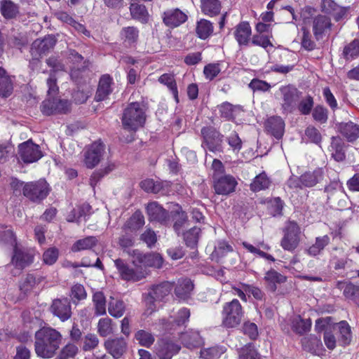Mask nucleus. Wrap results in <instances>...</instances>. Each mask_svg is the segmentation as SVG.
I'll use <instances>...</instances> for the list:
<instances>
[{
  "instance_id": "f257e3e1",
  "label": "nucleus",
  "mask_w": 359,
  "mask_h": 359,
  "mask_svg": "<svg viewBox=\"0 0 359 359\" xmlns=\"http://www.w3.org/2000/svg\"><path fill=\"white\" fill-rule=\"evenodd\" d=\"M62 335L51 327H43L35 334V352L43 358H51L59 348Z\"/></svg>"
},
{
  "instance_id": "f03ea898",
  "label": "nucleus",
  "mask_w": 359,
  "mask_h": 359,
  "mask_svg": "<svg viewBox=\"0 0 359 359\" xmlns=\"http://www.w3.org/2000/svg\"><path fill=\"white\" fill-rule=\"evenodd\" d=\"M145 121L144 111L138 102H133L124 110L122 123L125 129L136 130Z\"/></svg>"
},
{
  "instance_id": "7ed1b4c3",
  "label": "nucleus",
  "mask_w": 359,
  "mask_h": 359,
  "mask_svg": "<svg viewBox=\"0 0 359 359\" xmlns=\"http://www.w3.org/2000/svg\"><path fill=\"white\" fill-rule=\"evenodd\" d=\"M222 315V323L225 327H235L241 323L244 311L239 301L233 299L224 304Z\"/></svg>"
},
{
  "instance_id": "20e7f679",
  "label": "nucleus",
  "mask_w": 359,
  "mask_h": 359,
  "mask_svg": "<svg viewBox=\"0 0 359 359\" xmlns=\"http://www.w3.org/2000/svg\"><path fill=\"white\" fill-rule=\"evenodd\" d=\"M283 236L280 241V246L287 251H294L301 241V229L298 224L289 221L283 229Z\"/></svg>"
},
{
  "instance_id": "39448f33",
  "label": "nucleus",
  "mask_w": 359,
  "mask_h": 359,
  "mask_svg": "<svg viewBox=\"0 0 359 359\" xmlns=\"http://www.w3.org/2000/svg\"><path fill=\"white\" fill-rule=\"evenodd\" d=\"M203 137L202 146L205 149L217 153L223 150V135L212 127H204L201 129Z\"/></svg>"
},
{
  "instance_id": "423d86ee",
  "label": "nucleus",
  "mask_w": 359,
  "mask_h": 359,
  "mask_svg": "<svg viewBox=\"0 0 359 359\" xmlns=\"http://www.w3.org/2000/svg\"><path fill=\"white\" fill-rule=\"evenodd\" d=\"M48 193V184L44 180L29 182L23 186L24 196L34 202L43 200Z\"/></svg>"
},
{
  "instance_id": "0eeeda50",
  "label": "nucleus",
  "mask_w": 359,
  "mask_h": 359,
  "mask_svg": "<svg viewBox=\"0 0 359 359\" xmlns=\"http://www.w3.org/2000/svg\"><path fill=\"white\" fill-rule=\"evenodd\" d=\"M172 289V283L168 281L154 285L151 288L148 296L145 298V303L150 313L155 310L154 302L162 300L170 294Z\"/></svg>"
},
{
  "instance_id": "6e6552de",
  "label": "nucleus",
  "mask_w": 359,
  "mask_h": 359,
  "mask_svg": "<svg viewBox=\"0 0 359 359\" xmlns=\"http://www.w3.org/2000/svg\"><path fill=\"white\" fill-rule=\"evenodd\" d=\"M19 156L26 163H31L39 161L43 154L38 144L29 140L18 146Z\"/></svg>"
},
{
  "instance_id": "1a4fd4ad",
  "label": "nucleus",
  "mask_w": 359,
  "mask_h": 359,
  "mask_svg": "<svg viewBox=\"0 0 359 359\" xmlns=\"http://www.w3.org/2000/svg\"><path fill=\"white\" fill-rule=\"evenodd\" d=\"M327 193V203L336 209H342L346 206V196L338 182H332L325 189Z\"/></svg>"
},
{
  "instance_id": "9d476101",
  "label": "nucleus",
  "mask_w": 359,
  "mask_h": 359,
  "mask_svg": "<svg viewBox=\"0 0 359 359\" xmlns=\"http://www.w3.org/2000/svg\"><path fill=\"white\" fill-rule=\"evenodd\" d=\"M104 152V144L100 142H95L90 144L84 154V163L88 168H93L101 161Z\"/></svg>"
},
{
  "instance_id": "9b49d317",
  "label": "nucleus",
  "mask_w": 359,
  "mask_h": 359,
  "mask_svg": "<svg viewBox=\"0 0 359 359\" xmlns=\"http://www.w3.org/2000/svg\"><path fill=\"white\" fill-rule=\"evenodd\" d=\"M57 39L53 35H48L43 39H36L32 44L30 53L34 60H39L43 55L46 54L53 48Z\"/></svg>"
},
{
  "instance_id": "f8f14e48",
  "label": "nucleus",
  "mask_w": 359,
  "mask_h": 359,
  "mask_svg": "<svg viewBox=\"0 0 359 359\" xmlns=\"http://www.w3.org/2000/svg\"><path fill=\"white\" fill-rule=\"evenodd\" d=\"M133 263L144 266L161 268L163 264V258L158 253L143 254L135 250L133 251Z\"/></svg>"
},
{
  "instance_id": "ddd939ff",
  "label": "nucleus",
  "mask_w": 359,
  "mask_h": 359,
  "mask_svg": "<svg viewBox=\"0 0 359 359\" xmlns=\"http://www.w3.org/2000/svg\"><path fill=\"white\" fill-rule=\"evenodd\" d=\"M180 349L177 344L167 339L159 340L155 347L156 354L159 359H171Z\"/></svg>"
},
{
  "instance_id": "4468645a",
  "label": "nucleus",
  "mask_w": 359,
  "mask_h": 359,
  "mask_svg": "<svg viewBox=\"0 0 359 359\" xmlns=\"http://www.w3.org/2000/svg\"><path fill=\"white\" fill-rule=\"evenodd\" d=\"M33 259V255L28 250L18 245L14 246L11 262L15 267L22 269L32 264Z\"/></svg>"
},
{
  "instance_id": "2eb2a0df",
  "label": "nucleus",
  "mask_w": 359,
  "mask_h": 359,
  "mask_svg": "<svg viewBox=\"0 0 359 359\" xmlns=\"http://www.w3.org/2000/svg\"><path fill=\"white\" fill-rule=\"evenodd\" d=\"M233 35L240 47L248 46L252 38V28L249 22L243 21L236 25Z\"/></svg>"
},
{
  "instance_id": "dca6fc26",
  "label": "nucleus",
  "mask_w": 359,
  "mask_h": 359,
  "mask_svg": "<svg viewBox=\"0 0 359 359\" xmlns=\"http://www.w3.org/2000/svg\"><path fill=\"white\" fill-rule=\"evenodd\" d=\"M330 19L323 15H318L313 18L312 30L316 40H320L331 29Z\"/></svg>"
},
{
  "instance_id": "f3484780",
  "label": "nucleus",
  "mask_w": 359,
  "mask_h": 359,
  "mask_svg": "<svg viewBox=\"0 0 359 359\" xmlns=\"http://www.w3.org/2000/svg\"><path fill=\"white\" fill-rule=\"evenodd\" d=\"M50 311L62 322L67 320L72 316L71 305L67 299H55L51 305Z\"/></svg>"
},
{
  "instance_id": "a211bd4d",
  "label": "nucleus",
  "mask_w": 359,
  "mask_h": 359,
  "mask_svg": "<svg viewBox=\"0 0 359 359\" xmlns=\"http://www.w3.org/2000/svg\"><path fill=\"white\" fill-rule=\"evenodd\" d=\"M237 182L231 175H224L214 182L215 193L219 195H228L235 191Z\"/></svg>"
},
{
  "instance_id": "6ab92c4d",
  "label": "nucleus",
  "mask_w": 359,
  "mask_h": 359,
  "mask_svg": "<svg viewBox=\"0 0 359 359\" xmlns=\"http://www.w3.org/2000/svg\"><path fill=\"white\" fill-rule=\"evenodd\" d=\"M107 352L115 359L120 358L127 350V343L122 337L108 339L104 342Z\"/></svg>"
},
{
  "instance_id": "aec40b11",
  "label": "nucleus",
  "mask_w": 359,
  "mask_h": 359,
  "mask_svg": "<svg viewBox=\"0 0 359 359\" xmlns=\"http://www.w3.org/2000/svg\"><path fill=\"white\" fill-rule=\"evenodd\" d=\"M187 20V14L178 8L168 10L163 15V22L170 27H178Z\"/></svg>"
},
{
  "instance_id": "412c9836",
  "label": "nucleus",
  "mask_w": 359,
  "mask_h": 359,
  "mask_svg": "<svg viewBox=\"0 0 359 359\" xmlns=\"http://www.w3.org/2000/svg\"><path fill=\"white\" fill-rule=\"evenodd\" d=\"M348 262V255L342 248H334L330 252V266L336 271L344 269Z\"/></svg>"
},
{
  "instance_id": "4be33fe9",
  "label": "nucleus",
  "mask_w": 359,
  "mask_h": 359,
  "mask_svg": "<svg viewBox=\"0 0 359 359\" xmlns=\"http://www.w3.org/2000/svg\"><path fill=\"white\" fill-rule=\"evenodd\" d=\"M268 133L274 136L276 139H280L284 133L285 123L279 116L269 117L265 123Z\"/></svg>"
},
{
  "instance_id": "5701e85b",
  "label": "nucleus",
  "mask_w": 359,
  "mask_h": 359,
  "mask_svg": "<svg viewBox=\"0 0 359 359\" xmlns=\"http://www.w3.org/2000/svg\"><path fill=\"white\" fill-rule=\"evenodd\" d=\"M283 95V107L285 110H291L298 99V91L290 86H283L280 88Z\"/></svg>"
},
{
  "instance_id": "b1692460",
  "label": "nucleus",
  "mask_w": 359,
  "mask_h": 359,
  "mask_svg": "<svg viewBox=\"0 0 359 359\" xmlns=\"http://www.w3.org/2000/svg\"><path fill=\"white\" fill-rule=\"evenodd\" d=\"M144 224V218L140 211H136L124 224L123 231L128 233H135Z\"/></svg>"
},
{
  "instance_id": "393cba45",
  "label": "nucleus",
  "mask_w": 359,
  "mask_h": 359,
  "mask_svg": "<svg viewBox=\"0 0 359 359\" xmlns=\"http://www.w3.org/2000/svg\"><path fill=\"white\" fill-rule=\"evenodd\" d=\"M112 79L109 75H103L99 81L98 88L95 96V100L97 102L105 100L112 92L111 88Z\"/></svg>"
},
{
  "instance_id": "a878e982",
  "label": "nucleus",
  "mask_w": 359,
  "mask_h": 359,
  "mask_svg": "<svg viewBox=\"0 0 359 359\" xmlns=\"http://www.w3.org/2000/svg\"><path fill=\"white\" fill-rule=\"evenodd\" d=\"M114 263L120 273L121 277L123 280L137 281L142 278V275L136 273L133 269L130 268L128 265H126L123 260L118 259H116Z\"/></svg>"
},
{
  "instance_id": "bb28decb",
  "label": "nucleus",
  "mask_w": 359,
  "mask_h": 359,
  "mask_svg": "<svg viewBox=\"0 0 359 359\" xmlns=\"http://www.w3.org/2000/svg\"><path fill=\"white\" fill-rule=\"evenodd\" d=\"M180 339L188 348L198 347L203 343L199 332L193 330L182 333Z\"/></svg>"
},
{
  "instance_id": "cd10ccee",
  "label": "nucleus",
  "mask_w": 359,
  "mask_h": 359,
  "mask_svg": "<svg viewBox=\"0 0 359 359\" xmlns=\"http://www.w3.org/2000/svg\"><path fill=\"white\" fill-rule=\"evenodd\" d=\"M147 210L151 220L165 222L168 219V212L156 202L149 203Z\"/></svg>"
},
{
  "instance_id": "c85d7f7f",
  "label": "nucleus",
  "mask_w": 359,
  "mask_h": 359,
  "mask_svg": "<svg viewBox=\"0 0 359 359\" xmlns=\"http://www.w3.org/2000/svg\"><path fill=\"white\" fill-rule=\"evenodd\" d=\"M336 286L340 290H343V294L346 298L352 299L359 306V286L344 281H338Z\"/></svg>"
},
{
  "instance_id": "c756f323",
  "label": "nucleus",
  "mask_w": 359,
  "mask_h": 359,
  "mask_svg": "<svg viewBox=\"0 0 359 359\" xmlns=\"http://www.w3.org/2000/svg\"><path fill=\"white\" fill-rule=\"evenodd\" d=\"M320 6L322 11L332 15L337 21L341 19L346 13L345 9L332 0H322Z\"/></svg>"
},
{
  "instance_id": "7c9ffc66",
  "label": "nucleus",
  "mask_w": 359,
  "mask_h": 359,
  "mask_svg": "<svg viewBox=\"0 0 359 359\" xmlns=\"http://www.w3.org/2000/svg\"><path fill=\"white\" fill-rule=\"evenodd\" d=\"M339 130L348 142H353L359 137V126L351 121L341 123Z\"/></svg>"
},
{
  "instance_id": "2f4dec72",
  "label": "nucleus",
  "mask_w": 359,
  "mask_h": 359,
  "mask_svg": "<svg viewBox=\"0 0 359 359\" xmlns=\"http://www.w3.org/2000/svg\"><path fill=\"white\" fill-rule=\"evenodd\" d=\"M323 178V172L321 169H316L313 172H306L301 175L299 182L302 185L312 187L320 182Z\"/></svg>"
},
{
  "instance_id": "473e14b6",
  "label": "nucleus",
  "mask_w": 359,
  "mask_h": 359,
  "mask_svg": "<svg viewBox=\"0 0 359 359\" xmlns=\"http://www.w3.org/2000/svg\"><path fill=\"white\" fill-rule=\"evenodd\" d=\"M330 151L335 161L340 162L345 159L344 142L339 137H332Z\"/></svg>"
},
{
  "instance_id": "72a5a7b5",
  "label": "nucleus",
  "mask_w": 359,
  "mask_h": 359,
  "mask_svg": "<svg viewBox=\"0 0 359 359\" xmlns=\"http://www.w3.org/2000/svg\"><path fill=\"white\" fill-rule=\"evenodd\" d=\"M333 329L339 330L340 335L339 341L342 346H346L350 344L352 337L351 331V327L346 321L342 320L334 325Z\"/></svg>"
},
{
  "instance_id": "f704fd0d",
  "label": "nucleus",
  "mask_w": 359,
  "mask_h": 359,
  "mask_svg": "<svg viewBox=\"0 0 359 359\" xmlns=\"http://www.w3.org/2000/svg\"><path fill=\"white\" fill-rule=\"evenodd\" d=\"M194 288V285L190 279L182 278L178 280L175 289V293L180 299L187 298Z\"/></svg>"
},
{
  "instance_id": "c9c22d12",
  "label": "nucleus",
  "mask_w": 359,
  "mask_h": 359,
  "mask_svg": "<svg viewBox=\"0 0 359 359\" xmlns=\"http://www.w3.org/2000/svg\"><path fill=\"white\" fill-rule=\"evenodd\" d=\"M291 325L294 332L303 334L310 330L311 320L310 319H302L299 316H296L291 319Z\"/></svg>"
},
{
  "instance_id": "e433bc0d",
  "label": "nucleus",
  "mask_w": 359,
  "mask_h": 359,
  "mask_svg": "<svg viewBox=\"0 0 359 359\" xmlns=\"http://www.w3.org/2000/svg\"><path fill=\"white\" fill-rule=\"evenodd\" d=\"M330 238L327 235L317 237L315 243L306 250L308 255L312 257L320 255L323 249L330 243Z\"/></svg>"
},
{
  "instance_id": "4c0bfd02",
  "label": "nucleus",
  "mask_w": 359,
  "mask_h": 359,
  "mask_svg": "<svg viewBox=\"0 0 359 359\" xmlns=\"http://www.w3.org/2000/svg\"><path fill=\"white\" fill-rule=\"evenodd\" d=\"M13 91V84L4 69L0 67V96L8 97Z\"/></svg>"
},
{
  "instance_id": "58836bf2",
  "label": "nucleus",
  "mask_w": 359,
  "mask_h": 359,
  "mask_svg": "<svg viewBox=\"0 0 359 359\" xmlns=\"http://www.w3.org/2000/svg\"><path fill=\"white\" fill-rule=\"evenodd\" d=\"M97 239L95 236H87L84 238L76 241L72 246V252H79L92 249L96 245Z\"/></svg>"
},
{
  "instance_id": "ea45409f",
  "label": "nucleus",
  "mask_w": 359,
  "mask_h": 359,
  "mask_svg": "<svg viewBox=\"0 0 359 359\" xmlns=\"http://www.w3.org/2000/svg\"><path fill=\"white\" fill-rule=\"evenodd\" d=\"M201 9L204 14L214 16L220 12L221 4L219 0H201Z\"/></svg>"
},
{
  "instance_id": "a19ab883",
  "label": "nucleus",
  "mask_w": 359,
  "mask_h": 359,
  "mask_svg": "<svg viewBox=\"0 0 359 359\" xmlns=\"http://www.w3.org/2000/svg\"><path fill=\"white\" fill-rule=\"evenodd\" d=\"M93 303L95 314L97 316L106 313V299L102 292H96L93 294Z\"/></svg>"
},
{
  "instance_id": "79ce46f5",
  "label": "nucleus",
  "mask_w": 359,
  "mask_h": 359,
  "mask_svg": "<svg viewBox=\"0 0 359 359\" xmlns=\"http://www.w3.org/2000/svg\"><path fill=\"white\" fill-rule=\"evenodd\" d=\"M196 34L201 39H205L209 37L213 32L212 24L205 19H201L197 23Z\"/></svg>"
},
{
  "instance_id": "37998d69",
  "label": "nucleus",
  "mask_w": 359,
  "mask_h": 359,
  "mask_svg": "<svg viewBox=\"0 0 359 359\" xmlns=\"http://www.w3.org/2000/svg\"><path fill=\"white\" fill-rule=\"evenodd\" d=\"M270 183V180L266 174L261 173L255 177L253 182L250 184V189L255 192L259 191L268 189Z\"/></svg>"
},
{
  "instance_id": "c03bdc74",
  "label": "nucleus",
  "mask_w": 359,
  "mask_h": 359,
  "mask_svg": "<svg viewBox=\"0 0 359 359\" xmlns=\"http://www.w3.org/2000/svg\"><path fill=\"white\" fill-rule=\"evenodd\" d=\"M219 110L222 117L231 120L235 118L237 113L241 111V108L238 106H233L229 102H225L219 106Z\"/></svg>"
},
{
  "instance_id": "a18cd8bd",
  "label": "nucleus",
  "mask_w": 359,
  "mask_h": 359,
  "mask_svg": "<svg viewBox=\"0 0 359 359\" xmlns=\"http://www.w3.org/2000/svg\"><path fill=\"white\" fill-rule=\"evenodd\" d=\"M303 140L318 144L322 140V135L319 130L313 126H309L305 131Z\"/></svg>"
},
{
  "instance_id": "49530a36",
  "label": "nucleus",
  "mask_w": 359,
  "mask_h": 359,
  "mask_svg": "<svg viewBox=\"0 0 359 359\" xmlns=\"http://www.w3.org/2000/svg\"><path fill=\"white\" fill-rule=\"evenodd\" d=\"M108 311L115 318L121 317L125 311V305L123 301L111 299L109 303Z\"/></svg>"
},
{
  "instance_id": "de8ad7c7",
  "label": "nucleus",
  "mask_w": 359,
  "mask_h": 359,
  "mask_svg": "<svg viewBox=\"0 0 359 359\" xmlns=\"http://www.w3.org/2000/svg\"><path fill=\"white\" fill-rule=\"evenodd\" d=\"M158 81L160 83H163L168 87V88L171 91L175 101L177 102H179L178 91H177L176 83L174 79V76L171 74H164L159 77Z\"/></svg>"
},
{
  "instance_id": "09e8293b",
  "label": "nucleus",
  "mask_w": 359,
  "mask_h": 359,
  "mask_svg": "<svg viewBox=\"0 0 359 359\" xmlns=\"http://www.w3.org/2000/svg\"><path fill=\"white\" fill-rule=\"evenodd\" d=\"M135 338L141 346L147 348L151 346L155 341L154 337L151 332L143 330L137 331L135 334Z\"/></svg>"
},
{
  "instance_id": "8fccbe9b",
  "label": "nucleus",
  "mask_w": 359,
  "mask_h": 359,
  "mask_svg": "<svg viewBox=\"0 0 359 359\" xmlns=\"http://www.w3.org/2000/svg\"><path fill=\"white\" fill-rule=\"evenodd\" d=\"M271 38L272 35L255 34L252 36L250 43L266 49L268 47H273L271 41Z\"/></svg>"
},
{
  "instance_id": "3c124183",
  "label": "nucleus",
  "mask_w": 359,
  "mask_h": 359,
  "mask_svg": "<svg viewBox=\"0 0 359 359\" xmlns=\"http://www.w3.org/2000/svg\"><path fill=\"white\" fill-rule=\"evenodd\" d=\"M264 279L270 284L271 289L274 291L276 289V284L285 282V277L275 270H271L266 273Z\"/></svg>"
},
{
  "instance_id": "603ef678",
  "label": "nucleus",
  "mask_w": 359,
  "mask_h": 359,
  "mask_svg": "<svg viewBox=\"0 0 359 359\" xmlns=\"http://www.w3.org/2000/svg\"><path fill=\"white\" fill-rule=\"evenodd\" d=\"M201 229L194 226L184 233V239L187 246L194 248L196 245Z\"/></svg>"
},
{
  "instance_id": "864d4df0",
  "label": "nucleus",
  "mask_w": 359,
  "mask_h": 359,
  "mask_svg": "<svg viewBox=\"0 0 359 359\" xmlns=\"http://www.w3.org/2000/svg\"><path fill=\"white\" fill-rule=\"evenodd\" d=\"M111 319L104 318L100 319L97 324V332L102 337H107L113 332Z\"/></svg>"
},
{
  "instance_id": "5fc2aeb1",
  "label": "nucleus",
  "mask_w": 359,
  "mask_h": 359,
  "mask_svg": "<svg viewBox=\"0 0 359 359\" xmlns=\"http://www.w3.org/2000/svg\"><path fill=\"white\" fill-rule=\"evenodd\" d=\"M79 348L75 344L69 343L62 348L55 359H72L77 354Z\"/></svg>"
},
{
  "instance_id": "6e6d98bb",
  "label": "nucleus",
  "mask_w": 359,
  "mask_h": 359,
  "mask_svg": "<svg viewBox=\"0 0 359 359\" xmlns=\"http://www.w3.org/2000/svg\"><path fill=\"white\" fill-rule=\"evenodd\" d=\"M201 358L203 359H219L224 349L217 346L202 349L200 352Z\"/></svg>"
},
{
  "instance_id": "4d7b16f0",
  "label": "nucleus",
  "mask_w": 359,
  "mask_h": 359,
  "mask_svg": "<svg viewBox=\"0 0 359 359\" xmlns=\"http://www.w3.org/2000/svg\"><path fill=\"white\" fill-rule=\"evenodd\" d=\"M1 12L4 18L11 19L17 14L18 7L11 1H5L1 6Z\"/></svg>"
},
{
  "instance_id": "13d9d810",
  "label": "nucleus",
  "mask_w": 359,
  "mask_h": 359,
  "mask_svg": "<svg viewBox=\"0 0 359 359\" xmlns=\"http://www.w3.org/2000/svg\"><path fill=\"white\" fill-rule=\"evenodd\" d=\"M56 98L54 96L45 100L41 106V110L45 115L55 114Z\"/></svg>"
},
{
  "instance_id": "bf43d9fd",
  "label": "nucleus",
  "mask_w": 359,
  "mask_h": 359,
  "mask_svg": "<svg viewBox=\"0 0 359 359\" xmlns=\"http://www.w3.org/2000/svg\"><path fill=\"white\" fill-rule=\"evenodd\" d=\"M121 35L125 41H127L129 43H132L137 40L139 32L134 27H128L122 29Z\"/></svg>"
},
{
  "instance_id": "052dcab7",
  "label": "nucleus",
  "mask_w": 359,
  "mask_h": 359,
  "mask_svg": "<svg viewBox=\"0 0 359 359\" xmlns=\"http://www.w3.org/2000/svg\"><path fill=\"white\" fill-rule=\"evenodd\" d=\"M59 251L56 248H50L43 255V260L48 265H53L58 259Z\"/></svg>"
},
{
  "instance_id": "680f3d73",
  "label": "nucleus",
  "mask_w": 359,
  "mask_h": 359,
  "mask_svg": "<svg viewBox=\"0 0 359 359\" xmlns=\"http://www.w3.org/2000/svg\"><path fill=\"white\" fill-rule=\"evenodd\" d=\"M233 248L225 241H219L217 245L215 246L213 255L217 256V258L224 257L227 253L232 252Z\"/></svg>"
},
{
  "instance_id": "e2e57ef3",
  "label": "nucleus",
  "mask_w": 359,
  "mask_h": 359,
  "mask_svg": "<svg viewBox=\"0 0 359 359\" xmlns=\"http://www.w3.org/2000/svg\"><path fill=\"white\" fill-rule=\"evenodd\" d=\"M302 38L301 44L302 46L307 50H312L316 47L315 42L311 39V36L309 32V31L306 28H302Z\"/></svg>"
},
{
  "instance_id": "0e129e2a",
  "label": "nucleus",
  "mask_w": 359,
  "mask_h": 359,
  "mask_svg": "<svg viewBox=\"0 0 359 359\" xmlns=\"http://www.w3.org/2000/svg\"><path fill=\"white\" fill-rule=\"evenodd\" d=\"M344 55L346 59L353 58L359 55V40H354L344 48Z\"/></svg>"
},
{
  "instance_id": "69168bd1",
  "label": "nucleus",
  "mask_w": 359,
  "mask_h": 359,
  "mask_svg": "<svg viewBox=\"0 0 359 359\" xmlns=\"http://www.w3.org/2000/svg\"><path fill=\"white\" fill-rule=\"evenodd\" d=\"M72 299L73 300H83L85 299L87 297V294L84 287L81 284H76L72 286L71 289V294Z\"/></svg>"
},
{
  "instance_id": "338daca9",
  "label": "nucleus",
  "mask_w": 359,
  "mask_h": 359,
  "mask_svg": "<svg viewBox=\"0 0 359 359\" xmlns=\"http://www.w3.org/2000/svg\"><path fill=\"white\" fill-rule=\"evenodd\" d=\"M99 344V339L95 334H88L83 338L84 351H90L95 348Z\"/></svg>"
},
{
  "instance_id": "774afa93",
  "label": "nucleus",
  "mask_w": 359,
  "mask_h": 359,
  "mask_svg": "<svg viewBox=\"0 0 359 359\" xmlns=\"http://www.w3.org/2000/svg\"><path fill=\"white\" fill-rule=\"evenodd\" d=\"M240 359H259V357L254 346L248 344L241 349Z\"/></svg>"
}]
</instances>
